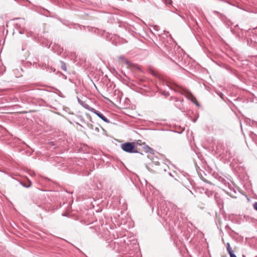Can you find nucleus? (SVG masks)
I'll return each instance as SVG.
<instances>
[{"label": "nucleus", "instance_id": "obj_1", "mask_svg": "<svg viewBox=\"0 0 257 257\" xmlns=\"http://www.w3.org/2000/svg\"><path fill=\"white\" fill-rule=\"evenodd\" d=\"M167 163H170L168 161L163 162L161 160H158L157 158L153 159L152 164L155 166V171L159 174H164L167 173L169 175L171 176V174L169 172V167Z\"/></svg>", "mask_w": 257, "mask_h": 257}, {"label": "nucleus", "instance_id": "obj_2", "mask_svg": "<svg viewBox=\"0 0 257 257\" xmlns=\"http://www.w3.org/2000/svg\"><path fill=\"white\" fill-rule=\"evenodd\" d=\"M153 204L154 205H157L158 208V214H160L161 212V215H167L168 209L166 206V202L165 200L160 195H155L154 199L153 200Z\"/></svg>", "mask_w": 257, "mask_h": 257}, {"label": "nucleus", "instance_id": "obj_3", "mask_svg": "<svg viewBox=\"0 0 257 257\" xmlns=\"http://www.w3.org/2000/svg\"><path fill=\"white\" fill-rule=\"evenodd\" d=\"M128 241H130L129 240L127 239V242H126L124 239L114 241V248L117 247V251L132 254V253H130V251L131 250L132 247H133V245L132 243H128Z\"/></svg>", "mask_w": 257, "mask_h": 257}, {"label": "nucleus", "instance_id": "obj_4", "mask_svg": "<svg viewBox=\"0 0 257 257\" xmlns=\"http://www.w3.org/2000/svg\"><path fill=\"white\" fill-rule=\"evenodd\" d=\"M121 149L128 153H137V148L132 142H126L121 144Z\"/></svg>", "mask_w": 257, "mask_h": 257}, {"label": "nucleus", "instance_id": "obj_5", "mask_svg": "<svg viewBox=\"0 0 257 257\" xmlns=\"http://www.w3.org/2000/svg\"><path fill=\"white\" fill-rule=\"evenodd\" d=\"M91 112L95 113L98 117H99L100 119L103 120L104 122L106 123H109L110 121L108 119H107L104 115L101 113L99 111L96 110L94 108H92L91 110Z\"/></svg>", "mask_w": 257, "mask_h": 257}, {"label": "nucleus", "instance_id": "obj_6", "mask_svg": "<svg viewBox=\"0 0 257 257\" xmlns=\"http://www.w3.org/2000/svg\"><path fill=\"white\" fill-rule=\"evenodd\" d=\"M16 20L17 21L16 24V26L19 27L20 29H22L25 24V20L22 18H18Z\"/></svg>", "mask_w": 257, "mask_h": 257}, {"label": "nucleus", "instance_id": "obj_7", "mask_svg": "<svg viewBox=\"0 0 257 257\" xmlns=\"http://www.w3.org/2000/svg\"><path fill=\"white\" fill-rule=\"evenodd\" d=\"M77 99L79 103L81 104L85 109L89 110V111H91V109L93 108V107H90L88 104L86 103L85 102H83V101L81 100L79 98H77Z\"/></svg>", "mask_w": 257, "mask_h": 257}, {"label": "nucleus", "instance_id": "obj_8", "mask_svg": "<svg viewBox=\"0 0 257 257\" xmlns=\"http://www.w3.org/2000/svg\"><path fill=\"white\" fill-rule=\"evenodd\" d=\"M55 47V48H54L55 52H56L58 54L60 55L62 53L63 49L58 45H56Z\"/></svg>", "mask_w": 257, "mask_h": 257}, {"label": "nucleus", "instance_id": "obj_9", "mask_svg": "<svg viewBox=\"0 0 257 257\" xmlns=\"http://www.w3.org/2000/svg\"><path fill=\"white\" fill-rule=\"evenodd\" d=\"M60 64H61V69L64 70V71H66L67 70V67H66V63L62 61H60Z\"/></svg>", "mask_w": 257, "mask_h": 257}, {"label": "nucleus", "instance_id": "obj_10", "mask_svg": "<svg viewBox=\"0 0 257 257\" xmlns=\"http://www.w3.org/2000/svg\"><path fill=\"white\" fill-rule=\"evenodd\" d=\"M227 250L229 254L230 255V253H232L233 252V250H232V248H231L230 246L229 243H227Z\"/></svg>", "mask_w": 257, "mask_h": 257}, {"label": "nucleus", "instance_id": "obj_11", "mask_svg": "<svg viewBox=\"0 0 257 257\" xmlns=\"http://www.w3.org/2000/svg\"><path fill=\"white\" fill-rule=\"evenodd\" d=\"M21 185L24 187H25V188H29L32 185V182L29 181V183L28 185H26L24 183H23V182H21Z\"/></svg>", "mask_w": 257, "mask_h": 257}, {"label": "nucleus", "instance_id": "obj_12", "mask_svg": "<svg viewBox=\"0 0 257 257\" xmlns=\"http://www.w3.org/2000/svg\"><path fill=\"white\" fill-rule=\"evenodd\" d=\"M41 68L43 69H46L47 70L48 68H49V66L47 65H46V64H42V65L41 66Z\"/></svg>", "mask_w": 257, "mask_h": 257}, {"label": "nucleus", "instance_id": "obj_13", "mask_svg": "<svg viewBox=\"0 0 257 257\" xmlns=\"http://www.w3.org/2000/svg\"><path fill=\"white\" fill-rule=\"evenodd\" d=\"M47 71H49V72H54L55 71V69L52 67H49V68L47 70Z\"/></svg>", "mask_w": 257, "mask_h": 257}, {"label": "nucleus", "instance_id": "obj_14", "mask_svg": "<svg viewBox=\"0 0 257 257\" xmlns=\"http://www.w3.org/2000/svg\"><path fill=\"white\" fill-rule=\"evenodd\" d=\"M186 93L189 95H190L191 97H192V99H191V101H193V99H195V98L194 97V96L190 92H186Z\"/></svg>", "mask_w": 257, "mask_h": 257}, {"label": "nucleus", "instance_id": "obj_15", "mask_svg": "<svg viewBox=\"0 0 257 257\" xmlns=\"http://www.w3.org/2000/svg\"><path fill=\"white\" fill-rule=\"evenodd\" d=\"M253 207L254 210L257 211V202L254 203V204H253Z\"/></svg>", "mask_w": 257, "mask_h": 257}, {"label": "nucleus", "instance_id": "obj_16", "mask_svg": "<svg viewBox=\"0 0 257 257\" xmlns=\"http://www.w3.org/2000/svg\"><path fill=\"white\" fill-rule=\"evenodd\" d=\"M147 152H148L149 153H152V152L153 151V150L149 147H147Z\"/></svg>", "mask_w": 257, "mask_h": 257}, {"label": "nucleus", "instance_id": "obj_17", "mask_svg": "<svg viewBox=\"0 0 257 257\" xmlns=\"http://www.w3.org/2000/svg\"><path fill=\"white\" fill-rule=\"evenodd\" d=\"M124 61H125V63H126V64H127L128 66H129L130 64V62L126 59H124Z\"/></svg>", "mask_w": 257, "mask_h": 257}, {"label": "nucleus", "instance_id": "obj_18", "mask_svg": "<svg viewBox=\"0 0 257 257\" xmlns=\"http://www.w3.org/2000/svg\"><path fill=\"white\" fill-rule=\"evenodd\" d=\"M229 255L230 257H237L233 252L232 253H230Z\"/></svg>", "mask_w": 257, "mask_h": 257}, {"label": "nucleus", "instance_id": "obj_19", "mask_svg": "<svg viewBox=\"0 0 257 257\" xmlns=\"http://www.w3.org/2000/svg\"><path fill=\"white\" fill-rule=\"evenodd\" d=\"M154 29H155L156 31H158L159 30V27L157 26H155L154 27Z\"/></svg>", "mask_w": 257, "mask_h": 257}, {"label": "nucleus", "instance_id": "obj_20", "mask_svg": "<svg viewBox=\"0 0 257 257\" xmlns=\"http://www.w3.org/2000/svg\"><path fill=\"white\" fill-rule=\"evenodd\" d=\"M19 33L20 34H24V29L23 30H20L19 31Z\"/></svg>", "mask_w": 257, "mask_h": 257}, {"label": "nucleus", "instance_id": "obj_21", "mask_svg": "<svg viewBox=\"0 0 257 257\" xmlns=\"http://www.w3.org/2000/svg\"><path fill=\"white\" fill-rule=\"evenodd\" d=\"M214 14H217V15L220 14V13H219L218 12H217V11H214Z\"/></svg>", "mask_w": 257, "mask_h": 257}, {"label": "nucleus", "instance_id": "obj_22", "mask_svg": "<svg viewBox=\"0 0 257 257\" xmlns=\"http://www.w3.org/2000/svg\"><path fill=\"white\" fill-rule=\"evenodd\" d=\"M119 59H124V57H123V56H120V57H119Z\"/></svg>", "mask_w": 257, "mask_h": 257}, {"label": "nucleus", "instance_id": "obj_23", "mask_svg": "<svg viewBox=\"0 0 257 257\" xmlns=\"http://www.w3.org/2000/svg\"><path fill=\"white\" fill-rule=\"evenodd\" d=\"M134 244H135V248H137V247H138V245H137V244H136V243H134Z\"/></svg>", "mask_w": 257, "mask_h": 257}, {"label": "nucleus", "instance_id": "obj_24", "mask_svg": "<svg viewBox=\"0 0 257 257\" xmlns=\"http://www.w3.org/2000/svg\"><path fill=\"white\" fill-rule=\"evenodd\" d=\"M149 196H150V197L151 196V194H150V193H149Z\"/></svg>", "mask_w": 257, "mask_h": 257}]
</instances>
